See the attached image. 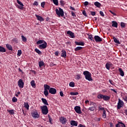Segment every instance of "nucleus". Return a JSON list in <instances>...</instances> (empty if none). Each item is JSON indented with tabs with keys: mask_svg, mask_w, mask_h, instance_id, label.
Instances as JSON below:
<instances>
[{
	"mask_svg": "<svg viewBox=\"0 0 127 127\" xmlns=\"http://www.w3.org/2000/svg\"><path fill=\"white\" fill-rule=\"evenodd\" d=\"M75 44H76V45H79L80 46H84L85 45V43L83 42H77V41H75L74 42Z\"/></svg>",
	"mask_w": 127,
	"mask_h": 127,
	"instance_id": "nucleus-20",
	"label": "nucleus"
},
{
	"mask_svg": "<svg viewBox=\"0 0 127 127\" xmlns=\"http://www.w3.org/2000/svg\"><path fill=\"white\" fill-rule=\"evenodd\" d=\"M55 55L56 56H59V55H60V53H59V52L56 51L55 52Z\"/></svg>",
	"mask_w": 127,
	"mask_h": 127,
	"instance_id": "nucleus-55",
	"label": "nucleus"
},
{
	"mask_svg": "<svg viewBox=\"0 0 127 127\" xmlns=\"http://www.w3.org/2000/svg\"><path fill=\"white\" fill-rule=\"evenodd\" d=\"M87 35L88 36L89 39L91 40V41H94V42H95V40H94V38H93L92 35H90V34H88Z\"/></svg>",
	"mask_w": 127,
	"mask_h": 127,
	"instance_id": "nucleus-30",
	"label": "nucleus"
},
{
	"mask_svg": "<svg viewBox=\"0 0 127 127\" xmlns=\"http://www.w3.org/2000/svg\"><path fill=\"white\" fill-rule=\"evenodd\" d=\"M44 66V62L42 61L39 62V66L40 68H42Z\"/></svg>",
	"mask_w": 127,
	"mask_h": 127,
	"instance_id": "nucleus-27",
	"label": "nucleus"
},
{
	"mask_svg": "<svg viewBox=\"0 0 127 127\" xmlns=\"http://www.w3.org/2000/svg\"><path fill=\"white\" fill-rule=\"evenodd\" d=\"M70 125L71 126H72V127H77L78 126V122L72 120L70 121Z\"/></svg>",
	"mask_w": 127,
	"mask_h": 127,
	"instance_id": "nucleus-18",
	"label": "nucleus"
},
{
	"mask_svg": "<svg viewBox=\"0 0 127 127\" xmlns=\"http://www.w3.org/2000/svg\"><path fill=\"white\" fill-rule=\"evenodd\" d=\"M94 5H95V6H96L97 7H101V3L96 1L94 2Z\"/></svg>",
	"mask_w": 127,
	"mask_h": 127,
	"instance_id": "nucleus-31",
	"label": "nucleus"
},
{
	"mask_svg": "<svg viewBox=\"0 0 127 127\" xmlns=\"http://www.w3.org/2000/svg\"><path fill=\"white\" fill-rule=\"evenodd\" d=\"M41 6L43 8H44V7L45 6V2L43 1L41 3Z\"/></svg>",
	"mask_w": 127,
	"mask_h": 127,
	"instance_id": "nucleus-51",
	"label": "nucleus"
},
{
	"mask_svg": "<svg viewBox=\"0 0 127 127\" xmlns=\"http://www.w3.org/2000/svg\"><path fill=\"white\" fill-rule=\"evenodd\" d=\"M124 105V101H123L121 99H119L118 105H117V109L118 110H121V108H123Z\"/></svg>",
	"mask_w": 127,
	"mask_h": 127,
	"instance_id": "nucleus-8",
	"label": "nucleus"
},
{
	"mask_svg": "<svg viewBox=\"0 0 127 127\" xmlns=\"http://www.w3.org/2000/svg\"><path fill=\"white\" fill-rule=\"evenodd\" d=\"M69 9H71V10H76V9H75V8L71 6H70Z\"/></svg>",
	"mask_w": 127,
	"mask_h": 127,
	"instance_id": "nucleus-63",
	"label": "nucleus"
},
{
	"mask_svg": "<svg viewBox=\"0 0 127 127\" xmlns=\"http://www.w3.org/2000/svg\"><path fill=\"white\" fill-rule=\"evenodd\" d=\"M36 44H37V45H39L38 47L39 49H45L47 47V43L44 40H38L36 42ZM39 44L40 45H39Z\"/></svg>",
	"mask_w": 127,
	"mask_h": 127,
	"instance_id": "nucleus-1",
	"label": "nucleus"
},
{
	"mask_svg": "<svg viewBox=\"0 0 127 127\" xmlns=\"http://www.w3.org/2000/svg\"><path fill=\"white\" fill-rule=\"evenodd\" d=\"M56 13L58 15V16H62V17H63L64 16V11H63V9L60 7L58 8H56Z\"/></svg>",
	"mask_w": 127,
	"mask_h": 127,
	"instance_id": "nucleus-3",
	"label": "nucleus"
},
{
	"mask_svg": "<svg viewBox=\"0 0 127 127\" xmlns=\"http://www.w3.org/2000/svg\"><path fill=\"white\" fill-rule=\"evenodd\" d=\"M88 110L90 112H94V111H95V107L93 106L89 107Z\"/></svg>",
	"mask_w": 127,
	"mask_h": 127,
	"instance_id": "nucleus-43",
	"label": "nucleus"
},
{
	"mask_svg": "<svg viewBox=\"0 0 127 127\" xmlns=\"http://www.w3.org/2000/svg\"><path fill=\"white\" fill-rule=\"evenodd\" d=\"M119 71L120 72V75L122 76V77H124L125 76V72L124 70L122 69V68H119Z\"/></svg>",
	"mask_w": 127,
	"mask_h": 127,
	"instance_id": "nucleus-22",
	"label": "nucleus"
},
{
	"mask_svg": "<svg viewBox=\"0 0 127 127\" xmlns=\"http://www.w3.org/2000/svg\"><path fill=\"white\" fill-rule=\"evenodd\" d=\"M60 122L61 124H63V125H65L66 123L67 122V119L65 118L64 117H62L60 119Z\"/></svg>",
	"mask_w": 127,
	"mask_h": 127,
	"instance_id": "nucleus-14",
	"label": "nucleus"
},
{
	"mask_svg": "<svg viewBox=\"0 0 127 127\" xmlns=\"http://www.w3.org/2000/svg\"><path fill=\"white\" fill-rule=\"evenodd\" d=\"M60 95L61 97H64V94H63V92L62 91L60 92Z\"/></svg>",
	"mask_w": 127,
	"mask_h": 127,
	"instance_id": "nucleus-57",
	"label": "nucleus"
},
{
	"mask_svg": "<svg viewBox=\"0 0 127 127\" xmlns=\"http://www.w3.org/2000/svg\"><path fill=\"white\" fill-rule=\"evenodd\" d=\"M83 75H84L86 80H88V81H93L92 79V74L90 73V72L88 71H83Z\"/></svg>",
	"mask_w": 127,
	"mask_h": 127,
	"instance_id": "nucleus-2",
	"label": "nucleus"
},
{
	"mask_svg": "<svg viewBox=\"0 0 127 127\" xmlns=\"http://www.w3.org/2000/svg\"><path fill=\"white\" fill-rule=\"evenodd\" d=\"M109 83H110V84H111V85H112L113 86H114L115 85V82H114V81L111 79L109 80Z\"/></svg>",
	"mask_w": 127,
	"mask_h": 127,
	"instance_id": "nucleus-52",
	"label": "nucleus"
},
{
	"mask_svg": "<svg viewBox=\"0 0 127 127\" xmlns=\"http://www.w3.org/2000/svg\"><path fill=\"white\" fill-rule=\"evenodd\" d=\"M106 110H104L103 113L102 114V117L103 119H106L107 118V114H106Z\"/></svg>",
	"mask_w": 127,
	"mask_h": 127,
	"instance_id": "nucleus-37",
	"label": "nucleus"
},
{
	"mask_svg": "<svg viewBox=\"0 0 127 127\" xmlns=\"http://www.w3.org/2000/svg\"><path fill=\"white\" fill-rule=\"evenodd\" d=\"M70 95H71V96H77V95H79V93H78V92H70Z\"/></svg>",
	"mask_w": 127,
	"mask_h": 127,
	"instance_id": "nucleus-44",
	"label": "nucleus"
},
{
	"mask_svg": "<svg viewBox=\"0 0 127 127\" xmlns=\"http://www.w3.org/2000/svg\"><path fill=\"white\" fill-rule=\"evenodd\" d=\"M12 43H18V39L17 38H13L12 40Z\"/></svg>",
	"mask_w": 127,
	"mask_h": 127,
	"instance_id": "nucleus-35",
	"label": "nucleus"
},
{
	"mask_svg": "<svg viewBox=\"0 0 127 127\" xmlns=\"http://www.w3.org/2000/svg\"><path fill=\"white\" fill-rule=\"evenodd\" d=\"M110 12H111V13H112V14H113V15H117V14H116V13L113 12L112 10H109Z\"/></svg>",
	"mask_w": 127,
	"mask_h": 127,
	"instance_id": "nucleus-62",
	"label": "nucleus"
},
{
	"mask_svg": "<svg viewBox=\"0 0 127 127\" xmlns=\"http://www.w3.org/2000/svg\"><path fill=\"white\" fill-rule=\"evenodd\" d=\"M24 107L27 110H29V104L27 102H24Z\"/></svg>",
	"mask_w": 127,
	"mask_h": 127,
	"instance_id": "nucleus-28",
	"label": "nucleus"
},
{
	"mask_svg": "<svg viewBox=\"0 0 127 127\" xmlns=\"http://www.w3.org/2000/svg\"><path fill=\"white\" fill-rule=\"evenodd\" d=\"M31 115L34 119H39V114H38V113H37V111L36 110L32 111L31 113Z\"/></svg>",
	"mask_w": 127,
	"mask_h": 127,
	"instance_id": "nucleus-7",
	"label": "nucleus"
},
{
	"mask_svg": "<svg viewBox=\"0 0 127 127\" xmlns=\"http://www.w3.org/2000/svg\"><path fill=\"white\" fill-rule=\"evenodd\" d=\"M43 115H47L48 114V107L46 105H44L41 107Z\"/></svg>",
	"mask_w": 127,
	"mask_h": 127,
	"instance_id": "nucleus-4",
	"label": "nucleus"
},
{
	"mask_svg": "<svg viewBox=\"0 0 127 127\" xmlns=\"http://www.w3.org/2000/svg\"><path fill=\"white\" fill-rule=\"evenodd\" d=\"M18 95H20V92L18 91L17 94H15L16 97H17V98H18Z\"/></svg>",
	"mask_w": 127,
	"mask_h": 127,
	"instance_id": "nucleus-64",
	"label": "nucleus"
},
{
	"mask_svg": "<svg viewBox=\"0 0 127 127\" xmlns=\"http://www.w3.org/2000/svg\"><path fill=\"white\" fill-rule=\"evenodd\" d=\"M112 26H113V27H118V23L116 21H112Z\"/></svg>",
	"mask_w": 127,
	"mask_h": 127,
	"instance_id": "nucleus-24",
	"label": "nucleus"
},
{
	"mask_svg": "<svg viewBox=\"0 0 127 127\" xmlns=\"http://www.w3.org/2000/svg\"><path fill=\"white\" fill-rule=\"evenodd\" d=\"M22 54V52H21V50H18L17 52V56H20Z\"/></svg>",
	"mask_w": 127,
	"mask_h": 127,
	"instance_id": "nucleus-50",
	"label": "nucleus"
},
{
	"mask_svg": "<svg viewBox=\"0 0 127 127\" xmlns=\"http://www.w3.org/2000/svg\"><path fill=\"white\" fill-rule=\"evenodd\" d=\"M35 16L37 17V20H39V21H44L43 17L39 16L38 14H35Z\"/></svg>",
	"mask_w": 127,
	"mask_h": 127,
	"instance_id": "nucleus-19",
	"label": "nucleus"
},
{
	"mask_svg": "<svg viewBox=\"0 0 127 127\" xmlns=\"http://www.w3.org/2000/svg\"><path fill=\"white\" fill-rule=\"evenodd\" d=\"M17 3L18 4H19L20 5L17 4L16 5V7L22 10V9L24 8V7H23L24 6V5L23 4V3H22V2L20 1L19 0H17Z\"/></svg>",
	"mask_w": 127,
	"mask_h": 127,
	"instance_id": "nucleus-6",
	"label": "nucleus"
},
{
	"mask_svg": "<svg viewBox=\"0 0 127 127\" xmlns=\"http://www.w3.org/2000/svg\"><path fill=\"white\" fill-rule=\"evenodd\" d=\"M30 84L31 86H32L33 88H35L36 87V85H35V81L34 80H32L30 82Z\"/></svg>",
	"mask_w": 127,
	"mask_h": 127,
	"instance_id": "nucleus-29",
	"label": "nucleus"
},
{
	"mask_svg": "<svg viewBox=\"0 0 127 127\" xmlns=\"http://www.w3.org/2000/svg\"><path fill=\"white\" fill-rule=\"evenodd\" d=\"M113 39L115 43H117V44H121V42H120V41L118 40L116 37L113 36Z\"/></svg>",
	"mask_w": 127,
	"mask_h": 127,
	"instance_id": "nucleus-26",
	"label": "nucleus"
},
{
	"mask_svg": "<svg viewBox=\"0 0 127 127\" xmlns=\"http://www.w3.org/2000/svg\"><path fill=\"white\" fill-rule=\"evenodd\" d=\"M83 49V47H77L74 49V51H79V50H81Z\"/></svg>",
	"mask_w": 127,
	"mask_h": 127,
	"instance_id": "nucleus-39",
	"label": "nucleus"
},
{
	"mask_svg": "<svg viewBox=\"0 0 127 127\" xmlns=\"http://www.w3.org/2000/svg\"><path fill=\"white\" fill-rule=\"evenodd\" d=\"M41 100L42 101V103L44 104V105H46V106H49V104H48V102H47V100L45 98H42Z\"/></svg>",
	"mask_w": 127,
	"mask_h": 127,
	"instance_id": "nucleus-23",
	"label": "nucleus"
},
{
	"mask_svg": "<svg viewBox=\"0 0 127 127\" xmlns=\"http://www.w3.org/2000/svg\"><path fill=\"white\" fill-rule=\"evenodd\" d=\"M44 94L46 97H47L48 96V90L50 89V86L47 85V84H45L44 85Z\"/></svg>",
	"mask_w": 127,
	"mask_h": 127,
	"instance_id": "nucleus-5",
	"label": "nucleus"
},
{
	"mask_svg": "<svg viewBox=\"0 0 127 127\" xmlns=\"http://www.w3.org/2000/svg\"><path fill=\"white\" fill-rule=\"evenodd\" d=\"M94 38L95 41L96 42H102V41H103V39L98 35L94 36Z\"/></svg>",
	"mask_w": 127,
	"mask_h": 127,
	"instance_id": "nucleus-11",
	"label": "nucleus"
},
{
	"mask_svg": "<svg viewBox=\"0 0 127 127\" xmlns=\"http://www.w3.org/2000/svg\"><path fill=\"white\" fill-rule=\"evenodd\" d=\"M104 95L103 94H99L97 95L98 99H103Z\"/></svg>",
	"mask_w": 127,
	"mask_h": 127,
	"instance_id": "nucleus-46",
	"label": "nucleus"
},
{
	"mask_svg": "<svg viewBox=\"0 0 127 127\" xmlns=\"http://www.w3.org/2000/svg\"><path fill=\"white\" fill-rule=\"evenodd\" d=\"M12 101L13 103H16V102H17V98H16L15 97H14L12 98Z\"/></svg>",
	"mask_w": 127,
	"mask_h": 127,
	"instance_id": "nucleus-48",
	"label": "nucleus"
},
{
	"mask_svg": "<svg viewBox=\"0 0 127 127\" xmlns=\"http://www.w3.org/2000/svg\"><path fill=\"white\" fill-rule=\"evenodd\" d=\"M21 37L22 40V41H23V42H26V41H27V39L26 38V37H24V36L22 35V36H21Z\"/></svg>",
	"mask_w": 127,
	"mask_h": 127,
	"instance_id": "nucleus-36",
	"label": "nucleus"
},
{
	"mask_svg": "<svg viewBox=\"0 0 127 127\" xmlns=\"http://www.w3.org/2000/svg\"><path fill=\"white\" fill-rule=\"evenodd\" d=\"M90 14H91L92 16H95V15H96V12L91 11H90Z\"/></svg>",
	"mask_w": 127,
	"mask_h": 127,
	"instance_id": "nucleus-53",
	"label": "nucleus"
},
{
	"mask_svg": "<svg viewBox=\"0 0 127 127\" xmlns=\"http://www.w3.org/2000/svg\"><path fill=\"white\" fill-rule=\"evenodd\" d=\"M99 13L101 16H103V17L105 16V14H104V12H103V11H100Z\"/></svg>",
	"mask_w": 127,
	"mask_h": 127,
	"instance_id": "nucleus-54",
	"label": "nucleus"
},
{
	"mask_svg": "<svg viewBox=\"0 0 127 127\" xmlns=\"http://www.w3.org/2000/svg\"><path fill=\"white\" fill-rule=\"evenodd\" d=\"M69 86L72 87H75V83L74 82H69Z\"/></svg>",
	"mask_w": 127,
	"mask_h": 127,
	"instance_id": "nucleus-45",
	"label": "nucleus"
},
{
	"mask_svg": "<svg viewBox=\"0 0 127 127\" xmlns=\"http://www.w3.org/2000/svg\"><path fill=\"white\" fill-rule=\"evenodd\" d=\"M82 14H83V15H84V16H87V13H86V11H85V10H83V11H82Z\"/></svg>",
	"mask_w": 127,
	"mask_h": 127,
	"instance_id": "nucleus-56",
	"label": "nucleus"
},
{
	"mask_svg": "<svg viewBox=\"0 0 127 127\" xmlns=\"http://www.w3.org/2000/svg\"><path fill=\"white\" fill-rule=\"evenodd\" d=\"M71 15L72 16H74V17H77V16L76 15V14H75V13L73 12V11H71Z\"/></svg>",
	"mask_w": 127,
	"mask_h": 127,
	"instance_id": "nucleus-58",
	"label": "nucleus"
},
{
	"mask_svg": "<svg viewBox=\"0 0 127 127\" xmlns=\"http://www.w3.org/2000/svg\"><path fill=\"white\" fill-rule=\"evenodd\" d=\"M110 99H111V97L110 96L107 95H103V100H104V101H109L110 100Z\"/></svg>",
	"mask_w": 127,
	"mask_h": 127,
	"instance_id": "nucleus-25",
	"label": "nucleus"
},
{
	"mask_svg": "<svg viewBox=\"0 0 127 127\" xmlns=\"http://www.w3.org/2000/svg\"><path fill=\"white\" fill-rule=\"evenodd\" d=\"M48 117L49 118V122H50V123L51 124V125H53V123H52V121H53V119L52 118H51V116L49 115H48Z\"/></svg>",
	"mask_w": 127,
	"mask_h": 127,
	"instance_id": "nucleus-42",
	"label": "nucleus"
},
{
	"mask_svg": "<svg viewBox=\"0 0 127 127\" xmlns=\"http://www.w3.org/2000/svg\"><path fill=\"white\" fill-rule=\"evenodd\" d=\"M112 65H113L112 64H111V62H108L106 64H105V67L107 70H110V68L112 67Z\"/></svg>",
	"mask_w": 127,
	"mask_h": 127,
	"instance_id": "nucleus-17",
	"label": "nucleus"
},
{
	"mask_svg": "<svg viewBox=\"0 0 127 127\" xmlns=\"http://www.w3.org/2000/svg\"><path fill=\"white\" fill-rule=\"evenodd\" d=\"M5 51H6L5 48L0 46V52H1L2 53H4V52H5Z\"/></svg>",
	"mask_w": 127,
	"mask_h": 127,
	"instance_id": "nucleus-33",
	"label": "nucleus"
},
{
	"mask_svg": "<svg viewBox=\"0 0 127 127\" xmlns=\"http://www.w3.org/2000/svg\"><path fill=\"white\" fill-rule=\"evenodd\" d=\"M74 111L77 113V114H79V115L82 114V111H81V107L80 106H75L74 107Z\"/></svg>",
	"mask_w": 127,
	"mask_h": 127,
	"instance_id": "nucleus-10",
	"label": "nucleus"
},
{
	"mask_svg": "<svg viewBox=\"0 0 127 127\" xmlns=\"http://www.w3.org/2000/svg\"><path fill=\"white\" fill-rule=\"evenodd\" d=\"M81 74H77L75 76V78L76 79V80H80V79H81Z\"/></svg>",
	"mask_w": 127,
	"mask_h": 127,
	"instance_id": "nucleus-38",
	"label": "nucleus"
},
{
	"mask_svg": "<svg viewBox=\"0 0 127 127\" xmlns=\"http://www.w3.org/2000/svg\"><path fill=\"white\" fill-rule=\"evenodd\" d=\"M35 51L36 52V53H38V54L39 55H42V52H41V51H40L39 49H38L37 48H36L35 49Z\"/></svg>",
	"mask_w": 127,
	"mask_h": 127,
	"instance_id": "nucleus-34",
	"label": "nucleus"
},
{
	"mask_svg": "<svg viewBox=\"0 0 127 127\" xmlns=\"http://www.w3.org/2000/svg\"><path fill=\"white\" fill-rule=\"evenodd\" d=\"M123 100L127 103V96H125L123 97Z\"/></svg>",
	"mask_w": 127,
	"mask_h": 127,
	"instance_id": "nucleus-59",
	"label": "nucleus"
},
{
	"mask_svg": "<svg viewBox=\"0 0 127 127\" xmlns=\"http://www.w3.org/2000/svg\"><path fill=\"white\" fill-rule=\"evenodd\" d=\"M7 112L9 113V115H14V110L13 109L10 110H7Z\"/></svg>",
	"mask_w": 127,
	"mask_h": 127,
	"instance_id": "nucleus-32",
	"label": "nucleus"
},
{
	"mask_svg": "<svg viewBox=\"0 0 127 127\" xmlns=\"http://www.w3.org/2000/svg\"><path fill=\"white\" fill-rule=\"evenodd\" d=\"M67 34L69 37H70V38H75V35L74 33H73L72 31H67Z\"/></svg>",
	"mask_w": 127,
	"mask_h": 127,
	"instance_id": "nucleus-13",
	"label": "nucleus"
},
{
	"mask_svg": "<svg viewBox=\"0 0 127 127\" xmlns=\"http://www.w3.org/2000/svg\"><path fill=\"white\" fill-rule=\"evenodd\" d=\"M126 25H127V24H126V23H124L123 22L121 23V27H122V28H125Z\"/></svg>",
	"mask_w": 127,
	"mask_h": 127,
	"instance_id": "nucleus-40",
	"label": "nucleus"
},
{
	"mask_svg": "<svg viewBox=\"0 0 127 127\" xmlns=\"http://www.w3.org/2000/svg\"><path fill=\"white\" fill-rule=\"evenodd\" d=\"M98 110H99V111H103V112H104V111H105V108L102 107V106H100L99 107Z\"/></svg>",
	"mask_w": 127,
	"mask_h": 127,
	"instance_id": "nucleus-47",
	"label": "nucleus"
},
{
	"mask_svg": "<svg viewBox=\"0 0 127 127\" xmlns=\"http://www.w3.org/2000/svg\"><path fill=\"white\" fill-rule=\"evenodd\" d=\"M18 86H19V88H23L24 86V82H23V80L22 79H19L18 81Z\"/></svg>",
	"mask_w": 127,
	"mask_h": 127,
	"instance_id": "nucleus-12",
	"label": "nucleus"
},
{
	"mask_svg": "<svg viewBox=\"0 0 127 127\" xmlns=\"http://www.w3.org/2000/svg\"><path fill=\"white\" fill-rule=\"evenodd\" d=\"M60 3L62 6H64L65 5V1L61 0L60 1Z\"/></svg>",
	"mask_w": 127,
	"mask_h": 127,
	"instance_id": "nucleus-41",
	"label": "nucleus"
},
{
	"mask_svg": "<svg viewBox=\"0 0 127 127\" xmlns=\"http://www.w3.org/2000/svg\"><path fill=\"white\" fill-rule=\"evenodd\" d=\"M33 5H36V6H38V2L37 1H35L34 3H33Z\"/></svg>",
	"mask_w": 127,
	"mask_h": 127,
	"instance_id": "nucleus-60",
	"label": "nucleus"
},
{
	"mask_svg": "<svg viewBox=\"0 0 127 127\" xmlns=\"http://www.w3.org/2000/svg\"><path fill=\"white\" fill-rule=\"evenodd\" d=\"M49 93H50V94H52V95H55V94H56V93H57V90H56V89L54 88H50H50L49 89Z\"/></svg>",
	"mask_w": 127,
	"mask_h": 127,
	"instance_id": "nucleus-9",
	"label": "nucleus"
},
{
	"mask_svg": "<svg viewBox=\"0 0 127 127\" xmlns=\"http://www.w3.org/2000/svg\"><path fill=\"white\" fill-rule=\"evenodd\" d=\"M61 56L64 58H66V57H67V53H66V51H65V50H63L62 51Z\"/></svg>",
	"mask_w": 127,
	"mask_h": 127,
	"instance_id": "nucleus-16",
	"label": "nucleus"
},
{
	"mask_svg": "<svg viewBox=\"0 0 127 127\" xmlns=\"http://www.w3.org/2000/svg\"><path fill=\"white\" fill-rule=\"evenodd\" d=\"M88 4H89V2H88L87 1L84 2V6H87V5H88Z\"/></svg>",
	"mask_w": 127,
	"mask_h": 127,
	"instance_id": "nucleus-61",
	"label": "nucleus"
},
{
	"mask_svg": "<svg viewBox=\"0 0 127 127\" xmlns=\"http://www.w3.org/2000/svg\"><path fill=\"white\" fill-rule=\"evenodd\" d=\"M5 46L7 49H8V50H9L10 51H12V46H11V45L7 44L5 45Z\"/></svg>",
	"mask_w": 127,
	"mask_h": 127,
	"instance_id": "nucleus-21",
	"label": "nucleus"
},
{
	"mask_svg": "<svg viewBox=\"0 0 127 127\" xmlns=\"http://www.w3.org/2000/svg\"><path fill=\"white\" fill-rule=\"evenodd\" d=\"M116 127H126V125L122 122H118L116 125Z\"/></svg>",
	"mask_w": 127,
	"mask_h": 127,
	"instance_id": "nucleus-15",
	"label": "nucleus"
},
{
	"mask_svg": "<svg viewBox=\"0 0 127 127\" xmlns=\"http://www.w3.org/2000/svg\"><path fill=\"white\" fill-rule=\"evenodd\" d=\"M53 2L55 5H58V0H53Z\"/></svg>",
	"mask_w": 127,
	"mask_h": 127,
	"instance_id": "nucleus-49",
	"label": "nucleus"
}]
</instances>
